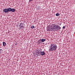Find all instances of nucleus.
Returning a JSON list of instances; mask_svg holds the SVG:
<instances>
[{
    "label": "nucleus",
    "instance_id": "10",
    "mask_svg": "<svg viewBox=\"0 0 75 75\" xmlns=\"http://www.w3.org/2000/svg\"><path fill=\"white\" fill-rule=\"evenodd\" d=\"M46 39H42L41 40V42H44L45 41H46Z\"/></svg>",
    "mask_w": 75,
    "mask_h": 75
},
{
    "label": "nucleus",
    "instance_id": "4",
    "mask_svg": "<svg viewBox=\"0 0 75 75\" xmlns=\"http://www.w3.org/2000/svg\"><path fill=\"white\" fill-rule=\"evenodd\" d=\"M52 29V28L50 26H48L46 30L48 31H51V30Z\"/></svg>",
    "mask_w": 75,
    "mask_h": 75
},
{
    "label": "nucleus",
    "instance_id": "13",
    "mask_svg": "<svg viewBox=\"0 0 75 75\" xmlns=\"http://www.w3.org/2000/svg\"><path fill=\"white\" fill-rule=\"evenodd\" d=\"M56 16H59V14L58 13H57L56 14Z\"/></svg>",
    "mask_w": 75,
    "mask_h": 75
},
{
    "label": "nucleus",
    "instance_id": "14",
    "mask_svg": "<svg viewBox=\"0 0 75 75\" xmlns=\"http://www.w3.org/2000/svg\"><path fill=\"white\" fill-rule=\"evenodd\" d=\"M38 42L39 44H41V40H39L38 41Z\"/></svg>",
    "mask_w": 75,
    "mask_h": 75
},
{
    "label": "nucleus",
    "instance_id": "1",
    "mask_svg": "<svg viewBox=\"0 0 75 75\" xmlns=\"http://www.w3.org/2000/svg\"><path fill=\"white\" fill-rule=\"evenodd\" d=\"M52 30H54L55 31H57L60 29H61V27L57 25L56 24H52L51 26Z\"/></svg>",
    "mask_w": 75,
    "mask_h": 75
},
{
    "label": "nucleus",
    "instance_id": "18",
    "mask_svg": "<svg viewBox=\"0 0 75 75\" xmlns=\"http://www.w3.org/2000/svg\"><path fill=\"white\" fill-rule=\"evenodd\" d=\"M15 45H17V44H15Z\"/></svg>",
    "mask_w": 75,
    "mask_h": 75
},
{
    "label": "nucleus",
    "instance_id": "19",
    "mask_svg": "<svg viewBox=\"0 0 75 75\" xmlns=\"http://www.w3.org/2000/svg\"><path fill=\"white\" fill-rule=\"evenodd\" d=\"M60 25H61V24H60Z\"/></svg>",
    "mask_w": 75,
    "mask_h": 75
},
{
    "label": "nucleus",
    "instance_id": "6",
    "mask_svg": "<svg viewBox=\"0 0 75 75\" xmlns=\"http://www.w3.org/2000/svg\"><path fill=\"white\" fill-rule=\"evenodd\" d=\"M3 12L5 13H8V8H5L3 10Z\"/></svg>",
    "mask_w": 75,
    "mask_h": 75
},
{
    "label": "nucleus",
    "instance_id": "16",
    "mask_svg": "<svg viewBox=\"0 0 75 75\" xmlns=\"http://www.w3.org/2000/svg\"><path fill=\"white\" fill-rule=\"evenodd\" d=\"M65 28V26H64L63 27V29H64Z\"/></svg>",
    "mask_w": 75,
    "mask_h": 75
},
{
    "label": "nucleus",
    "instance_id": "15",
    "mask_svg": "<svg viewBox=\"0 0 75 75\" xmlns=\"http://www.w3.org/2000/svg\"><path fill=\"white\" fill-rule=\"evenodd\" d=\"M2 50L1 49H0V54H1L2 52Z\"/></svg>",
    "mask_w": 75,
    "mask_h": 75
},
{
    "label": "nucleus",
    "instance_id": "17",
    "mask_svg": "<svg viewBox=\"0 0 75 75\" xmlns=\"http://www.w3.org/2000/svg\"><path fill=\"white\" fill-rule=\"evenodd\" d=\"M29 0V1H33V0Z\"/></svg>",
    "mask_w": 75,
    "mask_h": 75
},
{
    "label": "nucleus",
    "instance_id": "11",
    "mask_svg": "<svg viewBox=\"0 0 75 75\" xmlns=\"http://www.w3.org/2000/svg\"><path fill=\"white\" fill-rule=\"evenodd\" d=\"M3 45L4 47H5V46L6 45V43L5 42H3Z\"/></svg>",
    "mask_w": 75,
    "mask_h": 75
},
{
    "label": "nucleus",
    "instance_id": "2",
    "mask_svg": "<svg viewBox=\"0 0 75 75\" xmlns=\"http://www.w3.org/2000/svg\"><path fill=\"white\" fill-rule=\"evenodd\" d=\"M57 48V46L56 45L53 44H51L50 46V49H49V51L51 52V51H55Z\"/></svg>",
    "mask_w": 75,
    "mask_h": 75
},
{
    "label": "nucleus",
    "instance_id": "8",
    "mask_svg": "<svg viewBox=\"0 0 75 75\" xmlns=\"http://www.w3.org/2000/svg\"><path fill=\"white\" fill-rule=\"evenodd\" d=\"M8 12H10V11H11V8H8Z\"/></svg>",
    "mask_w": 75,
    "mask_h": 75
},
{
    "label": "nucleus",
    "instance_id": "5",
    "mask_svg": "<svg viewBox=\"0 0 75 75\" xmlns=\"http://www.w3.org/2000/svg\"><path fill=\"white\" fill-rule=\"evenodd\" d=\"M38 52H37L35 54L37 55V56H40V52H41V51H40V50H38Z\"/></svg>",
    "mask_w": 75,
    "mask_h": 75
},
{
    "label": "nucleus",
    "instance_id": "12",
    "mask_svg": "<svg viewBox=\"0 0 75 75\" xmlns=\"http://www.w3.org/2000/svg\"><path fill=\"white\" fill-rule=\"evenodd\" d=\"M30 28H32V29H33V28H34V25L31 26L30 27Z\"/></svg>",
    "mask_w": 75,
    "mask_h": 75
},
{
    "label": "nucleus",
    "instance_id": "9",
    "mask_svg": "<svg viewBox=\"0 0 75 75\" xmlns=\"http://www.w3.org/2000/svg\"><path fill=\"white\" fill-rule=\"evenodd\" d=\"M11 12H14L15 11V9L14 8H11Z\"/></svg>",
    "mask_w": 75,
    "mask_h": 75
},
{
    "label": "nucleus",
    "instance_id": "3",
    "mask_svg": "<svg viewBox=\"0 0 75 75\" xmlns=\"http://www.w3.org/2000/svg\"><path fill=\"white\" fill-rule=\"evenodd\" d=\"M25 25L24 24V23H21L19 25V29H23V28H24Z\"/></svg>",
    "mask_w": 75,
    "mask_h": 75
},
{
    "label": "nucleus",
    "instance_id": "7",
    "mask_svg": "<svg viewBox=\"0 0 75 75\" xmlns=\"http://www.w3.org/2000/svg\"><path fill=\"white\" fill-rule=\"evenodd\" d=\"M40 53L42 55H45V52H40Z\"/></svg>",
    "mask_w": 75,
    "mask_h": 75
}]
</instances>
